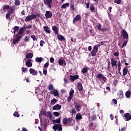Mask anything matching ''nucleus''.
I'll return each instance as SVG.
<instances>
[{"instance_id":"obj_20","label":"nucleus","mask_w":131,"mask_h":131,"mask_svg":"<svg viewBox=\"0 0 131 131\" xmlns=\"http://www.w3.org/2000/svg\"><path fill=\"white\" fill-rule=\"evenodd\" d=\"M52 30L54 31L55 34H58V33H59V30H58V27H57V26H56L52 27Z\"/></svg>"},{"instance_id":"obj_35","label":"nucleus","mask_w":131,"mask_h":131,"mask_svg":"<svg viewBox=\"0 0 131 131\" xmlns=\"http://www.w3.org/2000/svg\"><path fill=\"white\" fill-rule=\"evenodd\" d=\"M57 102V99L53 98L50 102L51 105H55Z\"/></svg>"},{"instance_id":"obj_22","label":"nucleus","mask_w":131,"mask_h":131,"mask_svg":"<svg viewBox=\"0 0 131 131\" xmlns=\"http://www.w3.org/2000/svg\"><path fill=\"white\" fill-rule=\"evenodd\" d=\"M43 29H44L45 31H46L47 33H51V30H50L49 27L45 26L43 27Z\"/></svg>"},{"instance_id":"obj_55","label":"nucleus","mask_w":131,"mask_h":131,"mask_svg":"<svg viewBox=\"0 0 131 131\" xmlns=\"http://www.w3.org/2000/svg\"><path fill=\"white\" fill-rule=\"evenodd\" d=\"M100 31H102V32H105V31H107V29L106 28H101V30Z\"/></svg>"},{"instance_id":"obj_5","label":"nucleus","mask_w":131,"mask_h":131,"mask_svg":"<svg viewBox=\"0 0 131 131\" xmlns=\"http://www.w3.org/2000/svg\"><path fill=\"white\" fill-rule=\"evenodd\" d=\"M43 3L45 6H47L49 9L52 8V3H53V0H43Z\"/></svg>"},{"instance_id":"obj_58","label":"nucleus","mask_w":131,"mask_h":131,"mask_svg":"<svg viewBox=\"0 0 131 131\" xmlns=\"http://www.w3.org/2000/svg\"><path fill=\"white\" fill-rule=\"evenodd\" d=\"M32 27V26H31V25L26 26V28H27L28 29H30V28H31Z\"/></svg>"},{"instance_id":"obj_39","label":"nucleus","mask_w":131,"mask_h":131,"mask_svg":"<svg viewBox=\"0 0 131 131\" xmlns=\"http://www.w3.org/2000/svg\"><path fill=\"white\" fill-rule=\"evenodd\" d=\"M90 119L91 120H96V115H93L91 117H89Z\"/></svg>"},{"instance_id":"obj_29","label":"nucleus","mask_w":131,"mask_h":131,"mask_svg":"<svg viewBox=\"0 0 131 131\" xmlns=\"http://www.w3.org/2000/svg\"><path fill=\"white\" fill-rule=\"evenodd\" d=\"M77 89L80 91H82L83 88H82V84H81V83H78Z\"/></svg>"},{"instance_id":"obj_64","label":"nucleus","mask_w":131,"mask_h":131,"mask_svg":"<svg viewBox=\"0 0 131 131\" xmlns=\"http://www.w3.org/2000/svg\"><path fill=\"white\" fill-rule=\"evenodd\" d=\"M88 50L91 52V51H92V47L91 46H89L88 47Z\"/></svg>"},{"instance_id":"obj_46","label":"nucleus","mask_w":131,"mask_h":131,"mask_svg":"<svg viewBox=\"0 0 131 131\" xmlns=\"http://www.w3.org/2000/svg\"><path fill=\"white\" fill-rule=\"evenodd\" d=\"M9 8H10V6H5L4 7L3 10H4V11H5L6 12V11H7V10H8V9H9Z\"/></svg>"},{"instance_id":"obj_51","label":"nucleus","mask_w":131,"mask_h":131,"mask_svg":"<svg viewBox=\"0 0 131 131\" xmlns=\"http://www.w3.org/2000/svg\"><path fill=\"white\" fill-rule=\"evenodd\" d=\"M119 55V53H118V52H115L114 53V56H115V57H118Z\"/></svg>"},{"instance_id":"obj_3","label":"nucleus","mask_w":131,"mask_h":131,"mask_svg":"<svg viewBox=\"0 0 131 131\" xmlns=\"http://www.w3.org/2000/svg\"><path fill=\"white\" fill-rule=\"evenodd\" d=\"M62 122L63 124H68V125L72 126V125L74 124L75 122L74 121V120L72 119V118H64L63 119Z\"/></svg>"},{"instance_id":"obj_33","label":"nucleus","mask_w":131,"mask_h":131,"mask_svg":"<svg viewBox=\"0 0 131 131\" xmlns=\"http://www.w3.org/2000/svg\"><path fill=\"white\" fill-rule=\"evenodd\" d=\"M12 30L13 31V33L15 34L16 33V32L18 31L19 30V27L15 26L13 29Z\"/></svg>"},{"instance_id":"obj_59","label":"nucleus","mask_w":131,"mask_h":131,"mask_svg":"<svg viewBox=\"0 0 131 131\" xmlns=\"http://www.w3.org/2000/svg\"><path fill=\"white\" fill-rule=\"evenodd\" d=\"M43 73L45 75H46V74H47V73H48V71H47V70H43Z\"/></svg>"},{"instance_id":"obj_37","label":"nucleus","mask_w":131,"mask_h":131,"mask_svg":"<svg viewBox=\"0 0 131 131\" xmlns=\"http://www.w3.org/2000/svg\"><path fill=\"white\" fill-rule=\"evenodd\" d=\"M101 27V24H98L97 25H96V28L98 29V30H99V31H101L102 29Z\"/></svg>"},{"instance_id":"obj_27","label":"nucleus","mask_w":131,"mask_h":131,"mask_svg":"<svg viewBox=\"0 0 131 131\" xmlns=\"http://www.w3.org/2000/svg\"><path fill=\"white\" fill-rule=\"evenodd\" d=\"M69 6H70L69 3H66V4H62L60 7V8L61 9H66V8L69 7Z\"/></svg>"},{"instance_id":"obj_36","label":"nucleus","mask_w":131,"mask_h":131,"mask_svg":"<svg viewBox=\"0 0 131 131\" xmlns=\"http://www.w3.org/2000/svg\"><path fill=\"white\" fill-rule=\"evenodd\" d=\"M77 112H76V110H75V108H72L71 110V113L73 115V114H76Z\"/></svg>"},{"instance_id":"obj_54","label":"nucleus","mask_w":131,"mask_h":131,"mask_svg":"<svg viewBox=\"0 0 131 131\" xmlns=\"http://www.w3.org/2000/svg\"><path fill=\"white\" fill-rule=\"evenodd\" d=\"M113 103H114V104H117V100L115 99H113V101H112Z\"/></svg>"},{"instance_id":"obj_61","label":"nucleus","mask_w":131,"mask_h":131,"mask_svg":"<svg viewBox=\"0 0 131 131\" xmlns=\"http://www.w3.org/2000/svg\"><path fill=\"white\" fill-rule=\"evenodd\" d=\"M64 82L66 84L68 83V80L67 79H66V78H64Z\"/></svg>"},{"instance_id":"obj_52","label":"nucleus","mask_w":131,"mask_h":131,"mask_svg":"<svg viewBox=\"0 0 131 131\" xmlns=\"http://www.w3.org/2000/svg\"><path fill=\"white\" fill-rule=\"evenodd\" d=\"M50 61L51 63H54V61H55V59L53 57H51L50 58Z\"/></svg>"},{"instance_id":"obj_18","label":"nucleus","mask_w":131,"mask_h":131,"mask_svg":"<svg viewBox=\"0 0 131 131\" xmlns=\"http://www.w3.org/2000/svg\"><path fill=\"white\" fill-rule=\"evenodd\" d=\"M32 20H33L32 16L30 14L26 16L25 19V21H26V22H29V21H31Z\"/></svg>"},{"instance_id":"obj_9","label":"nucleus","mask_w":131,"mask_h":131,"mask_svg":"<svg viewBox=\"0 0 131 131\" xmlns=\"http://www.w3.org/2000/svg\"><path fill=\"white\" fill-rule=\"evenodd\" d=\"M74 105L76 110H77L78 112H79V111L81 110V105L80 104L77 103L76 102H74Z\"/></svg>"},{"instance_id":"obj_49","label":"nucleus","mask_w":131,"mask_h":131,"mask_svg":"<svg viewBox=\"0 0 131 131\" xmlns=\"http://www.w3.org/2000/svg\"><path fill=\"white\" fill-rule=\"evenodd\" d=\"M14 116H15L16 117H19V114H18V112H14V113L13 114Z\"/></svg>"},{"instance_id":"obj_30","label":"nucleus","mask_w":131,"mask_h":131,"mask_svg":"<svg viewBox=\"0 0 131 131\" xmlns=\"http://www.w3.org/2000/svg\"><path fill=\"white\" fill-rule=\"evenodd\" d=\"M65 63V61L63 59H59L58 60V64L59 65H60V66H63V64Z\"/></svg>"},{"instance_id":"obj_41","label":"nucleus","mask_w":131,"mask_h":131,"mask_svg":"<svg viewBox=\"0 0 131 131\" xmlns=\"http://www.w3.org/2000/svg\"><path fill=\"white\" fill-rule=\"evenodd\" d=\"M11 13H12V11H9V13H8L6 15V19H9V18H10V15Z\"/></svg>"},{"instance_id":"obj_17","label":"nucleus","mask_w":131,"mask_h":131,"mask_svg":"<svg viewBox=\"0 0 131 131\" xmlns=\"http://www.w3.org/2000/svg\"><path fill=\"white\" fill-rule=\"evenodd\" d=\"M111 64H112V67H115V66H116V67H117V60H114V59L112 58L111 60Z\"/></svg>"},{"instance_id":"obj_26","label":"nucleus","mask_w":131,"mask_h":131,"mask_svg":"<svg viewBox=\"0 0 131 131\" xmlns=\"http://www.w3.org/2000/svg\"><path fill=\"white\" fill-rule=\"evenodd\" d=\"M82 118V117L81 116V114L80 113L77 114L76 116V119L77 120H80Z\"/></svg>"},{"instance_id":"obj_25","label":"nucleus","mask_w":131,"mask_h":131,"mask_svg":"<svg viewBox=\"0 0 131 131\" xmlns=\"http://www.w3.org/2000/svg\"><path fill=\"white\" fill-rule=\"evenodd\" d=\"M130 94H131L130 91L128 90V91L126 92L125 93L126 98H127V99H129V98H130Z\"/></svg>"},{"instance_id":"obj_6","label":"nucleus","mask_w":131,"mask_h":131,"mask_svg":"<svg viewBox=\"0 0 131 131\" xmlns=\"http://www.w3.org/2000/svg\"><path fill=\"white\" fill-rule=\"evenodd\" d=\"M122 35L123 37L124 40H128V34L125 30H122Z\"/></svg>"},{"instance_id":"obj_4","label":"nucleus","mask_w":131,"mask_h":131,"mask_svg":"<svg viewBox=\"0 0 131 131\" xmlns=\"http://www.w3.org/2000/svg\"><path fill=\"white\" fill-rule=\"evenodd\" d=\"M97 78L99 79H102L103 82H107V78L105 77L102 73H99L96 75Z\"/></svg>"},{"instance_id":"obj_42","label":"nucleus","mask_w":131,"mask_h":131,"mask_svg":"<svg viewBox=\"0 0 131 131\" xmlns=\"http://www.w3.org/2000/svg\"><path fill=\"white\" fill-rule=\"evenodd\" d=\"M15 6L20 5V1L15 0Z\"/></svg>"},{"instance_id":"obj_57","label":"nucleus","mask_w":131,"mask_h":131,"mask_svg":"<svg viewBox=\"0 0 131 131\" xmlns=\"http://www.w3.org/2000/svg\"><path fill=\"white\" fill-rule=\"evenodd\" d=\"M90 10L92 12L94 11V10H95V7L94 6H92L90 7Z\"/></svg>"},{"instance_id":"obj_63","label":"nucleus","mask_w":131,"mask_h":131,"mask_svg":"<svg viewBox=\"0 0 131 131\" xmlns=\"http://www.w3.org/2000/svg\"><path fill=\"white\" fill-rule=\"evenodd\" d=\"M120 113L121 114H123V113H124V111H123V110H121L120 111Z\"/></svg>"},{"instance_id":"obj_16","label":"nucleus","mask_w":131,"mask_h":131,"mask_svg":"<svg viewBox=\"0 0 131 131\" xmlns=\"http://www.w3.org/2000/svg\"><path fill=\"white\" fill-rule=\"evenodd\" d=\"M61 108H62L61 105H60L59 104H56L52 107V109L53 110H56L57 111H59Z\"/></svg>"},{"instance_id":"obj_50","label":"nucleus","mask_w":131,"mask_h":131,"mask_svg":"<svg viewBox=\"0 0 131 131\" xmlns=\"http://www.w3.org/2000/svg\"><path fill=\"white\" fill-rule=\"evenodd\" d=\"M22 71L23 72H24L25 73V72H27V68H25L24 67L22 68Z\"/></svg>"},{"instance_id":"obj_38","label":"nucleus","mask_w":131,"mask_h":131,"mask_svg":"<svg viewBox=\"0 0 131 131\" xmlns=\"http://www.w3.org/2000/svg\"><path fill=\"white\" fill-rule=\"evenodd\" d=\"M29 38H30L29 35L26 36L25 37L24 40V41H26V42H27V41H28L29 40Z\"/></svg>"},{"instance_id":"obj_2","label":"nucleus","mask_w":131,"mask_h":131,"mask_svg":"<svg viewBox=\"0 0 131 131\" xmlns=\"http://www.w3.org/2000/svg\"><path fill=\"white\" fill-rule=\"evenodd\" d=\"M61 118H58V119L54 120L53 121L54 123H58V124H55L54 125L53 128L54 129V130L57 131H62V125H61Z\"/></svg>"},{"instance_id":"obj_28","label":"nucleus","mask_w":131,"mask_h":131,"mask_svg":"<svg viewBox=\"0 0 131 131\" xmlns=\"http://www.w3.org/2000/svg\"><path fill=\"white\" fill-rule=\"evenodd\" d=\"M43 58L41 57H36L35 61L36 62H38V63H41L42 61H43Z\"/></svg>"},{"instance_id":"obj_23","label":"nucleus","mask_w":131,"mask_h":131,"mask_svg":"<svg viewBox=\"0 0 131 131\" xmlns=\"http://www.w3.org/2000/svg\"><path fill=\"white\" fill-rule=\"evenodd\" d=\"M33 57V54L31 53H28L26 56V59H32Z\"/></svg>"},{"instance_id":"obj_7","label":"nucleus","mask_w":131,"mask_h":131,"mask_svg":"<svg viewBox=\"0 0 131 131\" xmlns=\"http://www.w3.org/2000/svg\"><path fill=\"white\" fill-rule=\"evenodd\" d=\"M74 94V90L71 89L69 93V96L67 100V101H68V102H71V100H72V98H73Z\"/></svg>"},{"instance_id":"obj_45","label":"nucleus","mask_w":131,"mask_h":131,"mask_svg":"<svg viewBox=\"0 0 131 131\" xmlns=\"http://www.w3.org/2000/svg\"><path fill=\"white\" fill-rule=\"evenodd\" d=\"M53 115H54V116H56V117H58V116L60 115V114L57 112H55L53 113Z\"/></svg>"},{"instance_id":"obj_40","label":"nucleus","mask_w":131,"mask_h":131,"mask_svg":"<svg viewBox=\"0 0 131 131\" xmlns=\"http://www.w3.org/2000/svg\"><path fill=\"white\" fill-rule=\"evenodd\" d=\"M128 40H125L124 42L123 43V44L122 45V48H124V47H125V46H126V45H127V41Z\"/></svg>"},{"instance_id":"obj_8","label":"nucleus","mask_w":131,"mask_h":131,"mask_svg":"<svg viewBox=\"0 0 131 131\" xmlns=\"http://www.w3.org/2000/svg\"><path fill=\"white\" fill-rule=\"evenodd\" d=\"M123 117L125 121H129V120H130L131 119V115L130 114L127 113L124 114L123 116Z\"/></svg>"},{"instance_id":"obj_19","label":"nucleus","mask_w":131,"mask_h":131,"mask_svg":"<svg viewBox=\"0 0 131 131\" xmlns=\"http://www.w3.org/2000/svg\"><path fill=\"white\" fill-rule=\"evenodd\" d=\"M118 99L120 100H122L123 99V92L122 91H120L119 93L118 94Z\"/></svg>"},{"instance_id":"obj_14","label":"nucleus","mask_w":131,"mask_h":131,"mask_svg":"<svg viewBox=\"0 0 131 131\" xmlns=\"http://www.w3.org/2000/svg\"><path fill=\"white\" fill-rule=\"evenodd\" d=\"M29 72L31 74H32L33 76L36 75L38 73L37 71L33 69H30Z\"/></svg>"},{"instance_id":"obj_32","label":"nucleus","mask_w":131,"mask_h":131,"mask_svg":"<svg viewBox=\"0 0 131 131\" xmlns=\"http://www.w3.org/2000/svg\"><path fill=\"white\" fill-rule=\"evenodd\" d=\"M57 38L60 40V41H62V40H64V36H63L62 35H58L57 36Z\"/></svg>"},{"instance_id":"obj_12","label":"nucleus","mask_w":131,"mask_h":131,"mask_svg":"<svg viewBox=\"0 0 131 131\" xmlns=\"http://www.w3.org/2000/svg\"><path fill=\"white\" fill-rule=\"evenodd\" d=\"M52 16H53V14H52V12L50 11H46L45 16L47 19H49L50 18H52Z\"/></svg>"},{"instance_id":"obj_24","label":"nucleus","mask_w":131,"mask_h":131,"mask_svg":"<svg viewBox=\"0 0 131 131\" xmlns=\"http://www.w3.org/2000/svg\"><path fill=\"white\" fill-rule=\"evenodd\" d=\"M89 69L86 67L83 68L81 70V73L84 75L85 73H88Z\"/></svg>"},{"instance_id":"obj_53","label":"nucleus","mask_w":131,"mask_h":131,"mask_svg":"<svg viewBox=\"0 0 131 131\" xmlns=\"http://www.w3.org/2000/svg\"><path fill=\"white\" fill-rule=\"evenodd\" d=\"M44 67H45V68H48V67H49V62H46L44 64Z\"/></svg>"},{"instance_id":"obj_56","label":"nucleus","mask_w":131,"mask_h":131,"mask_svg":"<svg viewBox=\"0 0 131 131\" xmlns=\"http://www.w3.org/2000/svg\"><path fill=\"white\" fill-rule=\"evenodd\" d=\"M31 38H32V39H33V40H35V39H36V37L35 36H34V35H32V36H31Z\"/></svg>"},{"instance_id":"obj_44","label":"nucleus","mask_w":131,"mask_h":131,"mask_svg":"<svg viewBox=\"0 0 131 131\" xmlns=\"http://www.w3.org/2000/svg\"><path fill=\"white\" fill-rule=\"evenodd\" d=\"M53 89H54L53 85L52 84L49 85L48 87V90H49V91H53Z\"/></svg>"},{"instance_id":"obj_31","label":"nucleus","mask_w":131,"mask_h":131,"mask_svg":"<svg viewBox=\"0 0 131 131\" xmlns=\"http://www.w3.org/2000/svg\"><path fill=\"white\" fill-rule=\"evenodd\" d=\"M46 115L47 117H49L50 120L53 119V116H52V114L50 112H48Z\"/></svg>"},{"instance_id":"obj_47","label":"nucleus","mask_w":131,"mask_h":131,"mask_svg":"<svg viewBox=\"0 0 131 131\" xmlns=\"http://www.w3.org/2000/svg\"><path fill=\"white\" fill-rule=\"evenodd\" d=\"M45 42L43 40H41L40 41V47H43V45H45Z\"/></svg>"},{"instance_id":"obj_21","label":"nucleus","mask_w":131,"mask_h":131,"mask_svg":"<svg viewBox=\"0 0 131 131\" xmlns=\"http://www.w3.org/2000/svg\"><path fill=\"white\" fill-rule=\"evenodd\" d=\"M70 79L72 80V82H73L76 79H78V75L70 76Z\"/></svg>"},{"instance_id":"obj_10","label":"nucleus","mask_w":131,"mask_h":131,"mask_svg":"<svg viewBox=\"0 0 131 131\" xmlns=\"http://www.w3.org/2000/svg\"><path fill=\"white\" fill-rule=\"evenodd\" d=\"M97 53H98V47L97 46H95L91 53L92 57H95Z\"/></svg>"},{"instance_id":"obj_34","label":"nucleus","mask_w":131,"mask_h":131,"mask_svg":"<svg viewBox=\"0 0 131 131\" xmlns=\"http://www.w3.org/2000/svg\"><path fill=\"white\" fill-rule=\"evenodd\" d=\"M127 68H124L123 70V76H125L126 74H127Z\"/></svg>"},{"instance_id":"obj_62","label":"nucleus","mask_w":131,"mask_h":131,"mask_svg":"<svg viewBox=\"0 0 131 131\" xmlns=\"http://www.w3.org/2000/svg\"><path fill=\"white\" fill-rule=\"evenodd\" d=\"M21 15H25V10H23V11L21 12Z\"/></svg>"},{"instance_id":"obj_60","label":"nucleus","mask_w":131,"mask_h":131,"mask_svg":"<svg viewBox=\"0 0 131 131\" xmlns=\"http://www.w3.org/2000/svg\"><path fill=\"white\" fill-rule=\"evenodd\" d=\"M110 119H111V120H113V119H114V117H113V115L111 114L110 115Z\"/></svg>"},{"instance_id":"obj_11","label":"nucleus","mask_w":131,"mask_h":131,"mask_svg":"<svg viewBox=\"0 0 131 131\" xmlns=\"http://www.w3.org/2000/svg\"><path fill=\"white\" fill-rule=\"evenodd\" d=\"M32 62L33 60L32 59H29L27 60L26 62V65L27 67H31L32 66Z\"/></svg>"},{"instance_id":"obj_1","label":"nucleus","mask_w":131,"mask_h":131,"mask_svg":"<svg viewBox=\"0 0 131 131\" xmlns=\"http://www.w3.org/2000/svg\"><path fill=\"white\" fill-rule=\"evenodd\" d=\"M24 28L22 27L19 29L17 35H16L15 38L13 39V42L14 45H16V43H18V42L21 40V39L22 38V37L24 36Z\"/></svg>"},{"instance_id":"obj_15","label":"nucleus","mask_w":131,"mask_h":131,"mask_svg":"<svg viewBox=\"0 0 131 131\" xmlns=\"http://www.w3.org/2000/svg\"><path fill=\"white\" fill-rule=\"evenodd\" d=\"M81 19V17L80 16V15H77L74 18L73 23V24H75V22L79 21V20H80Z\"/></svg>"},{"instance_id":"obj_43","label":"nucleus","mask_w":131,"mask_h":131,"mask_svg":"<svg viewBox=\"0 0 131 131\" xmlns=\"http://www.w3.org/2000/svg\"><path fill=\"white\" fill-rule=\"evenodd\" d=\"M114 3L115 4H117V5H120V4L121 3V0H115Z\"/></svg>"},{"instance_id":"obj_48","label":"nucleus","mask_w":131,"mask_h":131,"mask_svg":"<svg viewBox=\"0 0 131 131\" xmlns=\"http://www.w3.org/2000/svg\"><path fill=\"white\" fill-rule=\"evenodd\" d=\"M31 16H32V19H33H33H35V18H37V14H32Z\"/></svg>"},{"instance_id":"obj_13","label":"nucleus","mask_w":131,"mask_h":131,"mask_svg":"<svg viewBox=\"0 0 131 131\" xmlns=\"http://www.w3.org/2000/svg\"><path fill=\"white\" fill-rule=\"evenodd\" d=\"M50 94H51V95H54L55 97H58V96H59V92H58V91L55 89H53L51 91Z\"/></svg>"}]
</instances>
